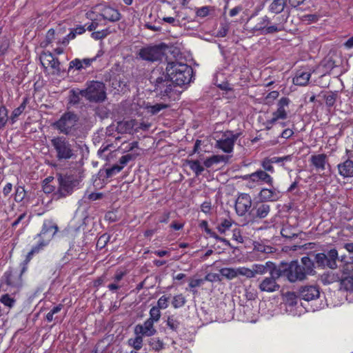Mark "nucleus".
<instances>
[{
    "mask_svg": "<svg viewBox=\"0 0 353 353\" xmlns=\"http://www.w3.org/2000/svg\"><path fill=\"white\" fill-rule=\"evenodd\" d=\"M282 276L290 283L303 281L307 279V276L315 274L314 261L308 256H303L301 263L297 261H292L289 263H282L279 267Z\"/></svg>",
    "mask_w": 353,
    "mask_h": 353,
    "instance_id": "nucleus-1",
    "label": "nucleus"
},
{
    "mask_svg": "<svg viewBox=\"0 0 353 353\" xmlns=\"http://www.w3.org/2000/svg\"><path fill=\"white\" fill-rule=\"evenodd\" d=\"M150 81L153 86V92H156L161 98L171 97L175 85L166 70L164 71L161 68L153 70Z\"/></svg>",
    "mask_w": 353,
    "mask_h": 353,
    "instance_id": "nucleus-2",
    "label": "nucleus"
},
{
    "mask_svg": "<svg viewBox=\"0 0 353 353\" xmlns=\"http://www.w3.org/2000/svg\"><path fill=\"white\" fill-rule=\"evenodd\" d=\"M55 157L59 162L74 160L77 157V150L74 143L64 136L54 137L50 140Z\"/></svg>",
    "mask_w": 353,
    "mask_h": 353,
    "instance_id": "nucleus-3",
    "label": "nucleus"
},
{
    "mask_svg": "<svg viewBox=\"0 0 353 353\" xmlns=\"http://www.w3.org/2000/svg\"><path fill=\"white\" fill-rule=\"evenodd\" d=\"M165 68L175 87L186 86L191 82L193 69L188 64L177 61L168 62Z\"/></svg>",
    "mask_w": 353,
    "mask_h": 353,
    "instance_id": "nucleus-4",
    "label": "nucleus"
},
{
    "mask_svg": "<svg viewBox=\"0 0 353 353\" xmlns=\"http://www.w3.org/2000/svg\"><path fill=\"white\" fill-rule=\"evenodd\" d=\"M79 117L73 112H64L59 119L53 123L52 126L60 133L66 136H76L79 130Z\"/></svg>",
    "mask_w": 353,
    "mask_h": 353,
    "instance_id": "nucleus-5",
    "label": "nucleus"
},
{
    "mask_svg": "<svg viewBox=\"0 0 353 353\" xmlns=\"http://www.w3.org/2000/svg\"><path fill=\"white\" fill-rule=\"evenodd\" d=\"M57 179L59 187L54 194L57 199L71 195L80 183L78 177L72 174H59Z\"/></svg>",
    "mask_w": 353,
    "mask_h": 353,
    "instance_id": "nucleus-6",
    "label": "nucleus"
},
{
    "mask_svg": "<svg viewBox=\"0 0 353 353\" xmlns=\"http://www.w3.org/2000/svg\"><path fill=\"white\" fill-rule=\"evenodd\" d=\"M80 93L90 102L101 103L106 98L104 83L97 81H90L85 89L80 90Z\"/></svg>",
    "mask_w": 353,
    "mask_h": 353,
    "instance_id": "nucleus-7",
    "label": "nucleus"
},
{
    "mask_svg": "<svg viewBox=\"0 0 353 353\" xmlns=\"http://www.w3.org/2000/svg\"><path fill=\"white\" fill-rule=\"evenodd\" d=\"M282 276L280 269L270 274V276L265 277L259 284V289L261 292H274L279 291L281 286L277 283V279Z\"/></svg>",
    "mask_w": 353,
    "mask_h": 353,
    "instance_id": "nucleus-8",
    "label": "nucleus"
},
{
    "mask_svg": "<svg viewBox=\"0 0 353 353\" xmlns=\"http://www.w3.org/2000/svg\"><path fill=\"white\" fill-rule=\"evenodd\" d=\"M239 137V133L233 134L230 131H227L222 134L221 138L216 141L215 145L224 152L230 153L232 152L234 143Z\"/></svg>",
    "mask_w": 353,
    "mask_h": 353,
    "instance_id": "nucleus-9",
    "label": "nucleus"
},
{
    "mask_svg": "<svg viewBox=\"0 0 353 353\" xmlns=\"http://www.w3.org/2000/svg\"><path fill=\"white\" fill-rule=\"evenodd\" d=\"M290 99L287 97H282L278 102L277 110L272 113V118L267 121V129H270L272 125L274 124L279 119H285L288 117L285 107L288 106Z\"/></svg>",
    "mask_w": 353,
    "mask_h": 353,
    "instance_id": "nucleus-10",
    "label": "nucleus"
},
{
    "mask_svg": "<svg viewBox=\"0 0 353 353\" xmlns=\"http://www.w3.org/2000/svg\"><path fill=\"white\" fill-rule=\"evenodd\" d=\"M139 55L143 60L154 62L160 60L163 55V50L159 46H148L139 50Z\"/></svg>",
    "mask_w": 353,
    "mask_h": 353,
    "instance_id": "nucleus-11",
    "label": "nucleus"
},
{
    "mask_svg": "<svg viewBox=\"0 0 353 353\" xmlns=\"http://www.w3.org/2000/svg\"><path fill=\"white\" fill-rule=\"evenodd\" d=\"M20 271L10 270L4 273L3 279L7 285L12 288L19 289L22 286V274Z\"/></svg>",
    "mask_w": 353,
    "mask_h": 353,
    "instance_id": "nucleus-12",
    "label": "nucleus"
},
{
    "mask_svg": "<svg viewBox=\"0 0 353 353\" xmlns=\"http://www.w3.org/2000/svg\"><path fill=\"white\" fill-rule=\"evenodd\" d=\"M252 206V199L248 194H241L235 203V210L238 215L244 216Z\"/></svg>",
    "mask_w": 353,
    "mask_h": 353,
    "instance_id": "nucleus-13",
    "label": "nucleus"
},
{
    "mask_svg": "<svg viewBox=\"0 0 353 353\" xmlns=\"http://www.w3.org/2000/svg\"><path fill=\"white\" fill-rule=\"evenodd\" d=\"M58 230V226L56 223L50 220L45 221L42 230L38 236L42 239L41 241L47 243L53 238Z\"/></svg>",
    "mask_w": 353,
    "mask_h": 353,
    "instance_id": "nucleus-14",
    "label": "nucleus"
},
{
    "mask_svg": "<svg viewBox=\"0 0 353 353\" xmlns=\"http://www.w3.org/2000/svg\"><path fill=\"white\" fill-rule=\"evenodd\" d=\"M40 60L43 67L47 68L50 66L54 70V73L58 74L61 72L60 62L59 59L54 57V55L48 52H44L40 56Z\"/></svg>",
    "mask_w": 353,
    "mask_h": 353,
    "instance_id": "nucleus-15",
    "label": "nucleus"
},
{
    "mask_svg": "<svg viewBox=\"0 0 353 353\" xmlns=\"http://www.w3.org/2000/svg\"><path fill=\"white\" fill-rule=\"evenodd\" d=\"M134 334H140L142 336H152L157 333L154 323L146 320L143 324H137L134 328Z\"/></svg>",
    "mask_w": 353,
    "mask_h": 353,
    "instance_id": "nucleus-16",
    "label": "nucleus"
},
{
    "mask_svg": "<svg viewBox=\"0 0 353 353\" xmlns=\"http://www.w3.org/2000/svg\"><path fill=\"white\" fill-rule=\"evenodd\" d=\"M320 296L319 288L315 285H307L300 289L299 296L301 299L310 301L318 299Z\"/></svg>",
    "mask_w": 353,
    "mask_h": 353,
    "instance_id": "nucleus-17",
    "label": "nucleus"
},
{
    "mask_svg": "<svg viewBox=\"0 0 353 353\" xmlns=\"http://www.w3.org/2000/svg\"><path fill=\"white\" fill-rule=\"evenodd\" d=\"M252 268L254 269V276L256 274L263 275L266 273L270 274L279 269V267H277V265L272 261H267L265 264L255 263L252 265Z\"/></svg>",
    "mask_w": 353,
    "mask_h": 353,
    "instance_id": "nucleus-18",
    "label": "nucleus"
},
{
    "mask_svg": "<svg viewBox=\"0 0 353 353\" xmlns=\"http://www.w3.org/2000/svg\"><path fill=\"white\" fill-rule=\"evenodd\" d=\"M61 34L60 28L57 31L53 28L50 29L46 33L45 39L41 43V47L46 48L54 41H55L57 45L62 46L61 43L59 42V39H63V37H61Z\"/></svg>",
    "mask_w": 353,
    "mask_h": 353,
    "instance_id": "nucleus-19",
    "label": "nucleus"
},
{
    "mask_svg": "<svg viewBox=\"0 0 353 353\" xmlns=\"http://www.w3.org/2000/svg\"><path fill=\"white\" fill-rule=\"evenodd\" d=\"M288 15L282 14L281 16L274 17L275 20L273 25L270 26L265 29V34H273L285 30L284 23H286Z\"/></svg>",
    "mask_w": 353,
    "mask_h": 353,
    "instance_id": "nucleus-20",
    "label": "nucleus"
},
{
    "mask_svg": "<svg viewBox=\"0 0 353 353\" xmlns=\"http://www.w3.org/2000/svg\"><path fill=\"white\" fill-rule=\"evenodd\" d=\"M100 16H101L104 20H108L110 22H117L121 18V14L119 10L110 6L103 8Z\"/></svg>",
    "mask_w": 353,
    "mask_h": 353,
    "instance_id": "nucleus-21",
    "label": "nucleus"
},
{
    "mask_svg": "<svg viewBox=\"0 0 353 353\" xmlns=\"http://www.w3.org/2000/svg\"><path fill=\"white\" fill-rule=\"evenodd\" d=\"M249 179L253 182H264L272 187L273 179L265 171L259 170L249 175Z\"/></svg>",
    "mask_w": 353,
    "mask_h": 353,
    "instance_id": "nucleus-22",
    "label": "nucleus"
},
{
    "mask_svg": "<svg viewBox=\"0 0 353 353\" xmlns=\"http://www.w3.org/2000/svg\"><path fill=\"white\" fill-rule=\"evenodd\" d=\"M270 211V206L266 203H261L256 205L250 213L253 219H264L265 218Z\"/></svg>",
    "mask_w": 353,
    "mask_h": 353,
    "instance_id": "nucleus-23",
    "label": "nucleus"
},
{
    "mask_svg": "<svg viewBox=\"0 0 353 353\" xmlns=\"http://www.w3.org/2000/svg\"><path fill=\"white\" fill-rule=\"evenodd\" d=\"M259 196L262 201H275L279 200L281 196L280 192L275 188H263L259 193Z\"/></svg>",
    "mask_w": 353,
    "mask_h": 353,
    "instance_id": "nucleus-24",
    "label": "nucleus"
},
{
    "mask_svg": "<svg viewBox=\"0 0 353 353\" xmlns=\"http://www.w3.org/2000/svg\"><path fill=\"white\" fill-rule=\"evenodd\" d=\"M327 161L325 154H314L310 157V162L317 170H324Z\"/></svg>",
    "mask_w": 353,
    "mask_h": 353,
    "instance_id": "nucleus-25",
    "label": "nucleus"
},
{
    "mask_svg": "<svg viewBox=\"0 0 353 353\" xmlns=\"http://www.w3.org/2000/svg\"><path fill=\"white\" fill-rule=\"evenodd\" d=\"M339 173L344 178L353 176V161L347 159L338 165Z\"/></svg>",
    "mask_w": 353,
    "mask_h": 353,
    "instance_id": "nucleus-26",
    "label": "nucleus"
},
{
    "mask_svg": "<svg viewBox=\"0 0 353 353\" xmlns=\"http://www.w3.org/2000/svg\"><path fill=\"white\" fill-rule=\"evenodd\" d=\"M47 245L46 242L39 241V244L32 248V250L28 253L26 260L21 263V273H24L27 270V265L31 259L32 256L37 252H39L40 249L43 248Z\"/></svg>",
    "mask_w": 353,
    "mask_h": 353,
    "instance_id": "nucleus-27",
    "label": "nucleus"
},
{
    "mask_svg": "<svg viewBox=\"0 0 353 353\" xmlns=\"http://www.w3.org/2000/svg\"><path fill=\"white\" fill-rule=\"evenodd\" d=\"M340 281V290L347 292H353V276L345 275L342 276V277L339 280Z\"/></svg>",
    "mask_w": 353,
    "mask_h": 353,
    "instance_id": "nucleus-28",
    "label": "nucleus"
},
{
    "mask_svg": "<svg viewBox=\"0 0 353 353\" xmlns=\"http://www.w3.org/2000/svg\"><path fill=\"white\" fill-rule=\"evenodd\" d=\"M134 120L122 121L117 123V131L120 134L131 133L134 126Z\"/></svg>",
    "mask_w": 353,
    "mask_h": 353,
    "instance_id": "nucleus-29",
    "label": "nucleus"
},
{
    "mask_svg": "<svg viewBox=\"0 0 353 353\" xmlns=\"http://www.w3.org/2000/svg\"><path fill=\"white\" fill-rule=\"evenodd\" d=\"M310 76L311 74L308 72H298L293 79V83L298 85H305L308 83Z\"/></svg>",
    "mask_w": 353,
    "mask_h": 353,
    "instance_id": "nucleus-30",
    "label": "nucleus"
},
{
    "mask_svg": "<svg viewBox=\"0 0 353 353\" xmlns=\"http://www.w3.org/2000/svg\"><path fill=\"white\" fill-rule=\"evenodd\" d=\"M285 6L286 0H274L270 5V10L275 14H279L283 11Z\"/></svg>",
    "mask_w": 353,
    "mask_h": 353,
    "instance_id": "nucleus-31",
    "label": "nucleus"
},
{
    "mask_svg": "<svg viewBox=\"0 0 353 353\" xmlns=\"http://www.w3.org/2000/svg\"><path fill=\"white\" fill-rule=\"evenodd\" d=\"M327 259L328 268L335 269L337 267L336 260L338 259V252L335 249L330 250L326 254Z\"/></svg>",
    "mask_w": 353,
    "mask_h": 353,
    "instance_id": "nucleus-32",
    "label": "nucleus"
},
{
    "mask_svg": "<svg viewBox=\"0 0 353 353\" xmlns=\"http://www.w3.org/2000/svg\"><path fill=\"white\" fill-rule=\"evenodd\" d=\"M319 97H322L325 99L327 106L332 107L336 102L337 94L332 92H321Z\"/></svg>",
    "mask_w": 353,
    "mask_h": 353,
    "instance_id": "nucleus-33",
    "label": "nucleus"
},
{
    "mask_svg": "<svg viewBox=\"0 0 353 353\" xmlns=\"http://www.w3.org/2000/svg\"><path fill=\"white\" fill-rule=\"evenodd\" d=\"M186 164L195 173L196 176H199L204 170L203 165L198 160H186Z\"/></svg>",
    "mask_w": 353,
    "mask_h": 353,
    "instance_id": "nucleus-34",
    "label": "nucleus"
},
{
    "mask_svg": "<svg viewBox=\"0 0 353 353\" xmlns=\"http://www.w3.org/2000/svg\"><path fill=\"white\" fill-rule=\"evenodd\" d=\"M227 157L224 155H213L204 161V165L206 168H210L212 165L219 162L225 161Z\"/></svg>",
    "mask_w": 353,
    "mask_h": 353,
    "instance_id": "nucleus-35",
    "label": "nucleus"
},
{
    "mask_svg": "<svg viewBox=\"0 0 353 353\" xmlns=\"http://www.w3.org/2000/svg\"><path fill=\"white\" fill-rule=\"evenodd\" d=\"M221 274L228 279H232L238 275V268H224L220 270Z\"/></svg>",
    "mask_w": 353,
    "mask_h": 353,
    "instance_id": "nucleus-36",
    "label": "nucleus"
},
{
    "mask_svg": "<svg viewBox=\"0 0 353 353\" xmlns=\"http://www.w3.org/2000/svg\"><path fill=\"white\" fill-rule=\"evenodd\" d=\"M143 337L140 334H135L134 338L128 340V344L133 347L135 350H139L143 346Z\"/></svg>",
    "mask_w": 353,
    "mask_h": 353,
    "instance_id": "nucleus-37",
    "label": "nucleus"
},
{
    "mask_svg": "<svg viewBox=\"0 0 353 353\" xmlns=\"http://www.w3.org/2000/svg\"><path fill=\"white\" fill-rule=\"evenodd\" d=\"M8 120V110L5 105L0 106V130L3 129Z\"/></svg>",
    "mask_w": 353,
    "mask_h": 353,
    "instance_id": "nucleus-38",
    "label": "nucleus"
},
{
    "mask_svg": "<svg viewBox=\"0 0 353 353\" xmlns=\"http://www.w3.org/2000/svg\"><path fill=\"white\" fill-rule=\"evenodd\" d=\"M26 106V99H24L22 103L12 112L10 117L12 123H14L16 121L17 118L24 111Z\"/></svg>",
    "mask_w": 353,
    "mask_h": 353,
    "instance_id": "nucleus-39",
    "label": "nucleus"
},
{
    "mask_svg": "<svg viewBox=\"0 0 353 353\" xmlns=\"http://www.w3.org/2000/svg\"><path fill=\"white\" fill-rule=\"evenodd\" d=\"M150 317L148 320L152 321V323H157L159 321L161 318V312L160 309L158 307L153 306L150 310Z\"/></svg>",
    "mask_w": 353,
    "mask_h": 353,
    "instance_id": "nucleus-40",
    "label": "nucleus"
},
{
    "mask_svg": "<svg viewBox=\"0 0 353 353\" xmlns=\"http://www.w3.org/2000/svg\"><path fill=\"white\" fill-rule=\"evenodd\" d=\"M270 23V19L267 16H264L261 19L260 22H259L255 27L254 28V30H260L263 31V34H265V29L269 27L268 24Z\"/></svg>",
    "mask_w": 353,
    "mask_h": 353,
    "instance_id": "nucleus-41",
    "label": "nucleus"
},
{
    "mask_svg": "<svg viewBox=\"0 0 353 353\" xmlns=\"http://www.w3.org/2000/svg\"><path fill=\"white\" fill-rule=\"evenodd\" d=\"M232 226V221L230 219H224L218 224L216 229L221 234H224Z\"/></svg>",
    "mask_w": 353,
    "mask_h": 353,
    "instance_id": "nucleus-42",
    "label": "nucleus"
},
{
    "mask_svg": "<svg viewBox=\"0 0 353 353\" xmlns=\"http://www.w3.org/2000/svg\"><path fill=\"white\" fill-rule=\"evenodd\" d=\"M150 345L152 350L155 351H160L164 348V343L159 338H153L151 339L150 342Z\"/></svg>",
    "mask_w": 353,
    "mask_h": 353,
    "instance_id": "nucleus-43",
    "label": "nucleus"
},
{
    "mask_svg": "<svg viewBox=\"0 0 353 353\" xmlns=\"http://www.w3.org/2000/svg\"><path fill=\"white\" fill-rule=\"evenodd\" d=\"M314 259L318 266L320 267H328L327 259L326 254L324 253H318L314 256Z\"/></svg>",
    "mask_w": 353,
    "mask_h": 353,
    "instance_id": "nucleus-44",
    "label": "nucleus"
},
{
    "mask_svg": "<svg viewBox=\"0 0 353 353\" xmlns=\"http://www.w3.org/2000/svg\"><path fill=\"white\" fill-rule=\"evenodd\" d=\"M0 301L5 306L8 307L9 308H12L14 306L16 300L12 298L9 294H5L1 296Z\"/></svg>",
    "mask_w": 353,
    "mask_h": 353,
    "instance_id": "nucleus-45",
    "label": "nucleus"
},
{
    "mask_svg": "<svg viewBox=\"0 0 353 353\" xmlns=\"http://www.w3.org/2000/svg\"><path fill=\"white\" fill-rule=\"evenodd\" d=\"M185 302V298L183 294H180L174 296L172 304L174 308H179L183 306Z\"/></svg>",
    "mask_w": 353,
    "mask_h": 353,
    "instance_id": "nucleus-46",
    "label": "nucleus"
},
{
    "mask_svg": "<svg viewBox=\"0 0 353 353\" xmlns=\"http://www.w3.org/2000/svg\"><path fill=\"white\" fill-rule=\"evenodd\" d=\"M110 236L108 234H103L97 240V248L99 250H102L105 247L108 242L110 241Z\"/></svg>",
    "mask_w": 353,
    "mask_h": 353,
    "instance_id": "nucleus-47",
    "label": "nucleus"
},
{
    "mask_svg": "<svg viewBox=\"0 0 353 353\" xmlns=\"http://www.w3.org/2000/svg\"><path fill=\"white\" fill-rule=\"evenodd\" d=\"M245 276L248 279L254 278V269L252 267V269H249L245 267H241L238 268V275Z\"/></svg>",
    "mask_w": 353,
    "mask_h": 353,
    "instance_id": "nucleus-48",
    "label": "nucleus"
},
{
    "mask_svg": "<svg viewBox=\"0 0 353 353\" xmlns=\"http://www.w3.org/2000/svg\"><path fill=\"white\" fill-rule=\"evenodd\" d=\"M77 34L78 33L75 32V29L73 28L68 34L63 37L62 40L59 39V42L61 43L62 46H66L68 45L70 41L74 39Z\"/></svg>",
    "mask_w": 353,
    "mask_h": 353,
    "instance_id": "nucleus-49",
    "label": "nucleus"
},
{
    "mask_svg": "<svg viewBox=\"0 0 353 353\" xmlns=\"http://www.w3.org/2000/svg\"><path fill=\"white\" fill-rule=\"evenodd\" d=\"M26 196V190L23 187L18 186L16 188L14 194V200L16 202L22 201Z\"/></svg>",
    "mask_w": 353,
    "mask_h": 353,
    "instance_id": "nucleus-50",
    "label": "nucleus"
},
{
    "mask_svg": "<svg viewBox=\"0 0 353 353\" xmlns=\"http://www.w3.org/2000/svg\"><path fill=\"white\" fill-rule=\"evenodd\" d=\"M123 169V166H120L119 165L114 164L111 168H107L105 170L106 177L110 178L117 173L119 172Z\"/></svg>",
    "mask_w": 353,
    "mask_h": 353,
    "instance_id": "nucleus-51",
    "label": "nucleus"
},
{
    "mask_svg": "<svg viewBox=\"0 0 353 353\" xmlns=\"http://www.w3.org/2000/svg\"><path fill=\"white\" fill-rule=\"evenodd\" d=\"M168 107V105L164 103H156L153 105H150L148 107V111L152 114H156L159 112L161 110L165 109Z\"/></svg>",
    "mask_w": 353,
    "mask_h": 353,
    "instance_id": "nucleus-52",
    "label": "nucleus"
},
{
    "mask_svg": "<svg viewBox=\"0 0 353 353\" xmlns=\"http://www.w3.org/2000/svg\"><path fill=\"white\" fill-rule=\"evenodd\" d=\"M285 300L287 304H288L290 306H294L297 304V296L294 292H286Z\"/></svg>",
    "mask_w": 353,
    "mask_h": 353,
    "instance_id": "nucleus-53",
    "label": "nucleus"
},
{
    "mask_svg": "<svg viewBox=\"0 0 353 353\" xmlns=\"http://www.w3.org/2000/svg\"><path fill=\"white\" fill-rule=\"evenodd\" d=\"M63 307L62 304H59L58 305L54 307L47 314H46V320L48 322H51L54 319V314L59 312Z\"/></svg>",
    "mask_w": 353,
    "mask_h": 353,
    "instance_id": "nucleus-54",
    "label": "nucleus"
},
{
    "mask_svg": "<svg viewBox=\"0 0 353 353\" xmlns=\"http://www.w3.org/2000/svg\"><path fill=\"white\" fill-rule=\"evenodd\" d=\"M167 325L173 331H176L179 327V322L173 316H168Z\"/></svg>",
    "mask_w": 353,
    "mask_h": 353,
    "instance_id": "nucleus-55",
    "label": "nucleus"
},
{
    "mask_svg": "<svg viewBox=\"0 0 353 353\" xmlns=\"http://www.w3.org/2000/svg\"><path fill=\"white\" fill-rule=\"evenodd\" d=\"M108 34H109V31L108 30V29H105V30H102L101 31L93 32L91 34V37H92V38H93L95 40H99V39H103L105 37H106L108 35Z\"/></svg>",
    "mask_w": 353,
    "mask_h": 353,
    "instance_id": "nucleus-56",
    "label": "nucleus"
},
{
    "mask_svg": "<svg viewBox=\"0 0 353 353\" xmlns=\"http://www.w3.org/2000/svg\"><path fill=\"white\" fill-rule=\"evenodd\" d=\"M72 68H75L77 70H81L84 68L83 65V61L79 59H74L70 62L69 70Z\"/></svg>",
    "mask_w": 353,
    "mask_h": 353,
    "instance_id": "nucleus-57",
    "label": "nucleus"
},
{
    "mask_svg": "<svg viewBox=\"0 0 353 353\" xmlns=\"http://www.w3.org/2000/svg\"><path fill=\"white\" fill-rule=\"evenodd\" d=\"M135 158L136 155L133 154H127L125 155H123L119 159V165L123 166V168L129 161L135 159Z\"/></svg>",
    "mask_w": 353,
    "mask_h": 353,
    "instance_id": "nucleus-58",
    "label": "nucleus"
},
{
    "mask_svg": "<svg viewBox=\"0 0 353 353\" xmlns=\"http://www.w3.org/2000/svg\"><path fill=\"white\" fill-rule=\"evenodd\" d=\"M210 10V6H203L200 8H197L196 11V15L201 18L205 17L209 14Z\"/></svg>",
    "mask_w": 353,
    "mask_h": 353,
    "instance_id": "nucleus-59",
    "label": "nucleus"
},
{
    "mask_svg": "<svg viewBox=\"0 0 353 353\" xmlns=\"http://www.w3.org/2000/svg\"><path fill=\"white\" fill-rule=\"evenodd\" d=\"M170 298L165 296H162L160 297L157 301V305L159 309H165L168 307V301Z\"/></svg>",
    "mask_w": 353,
    "mask_h": 353,
    "instance_id": "nucleus-60",
    "label": "nucleus"
},
{
    "mask_svg": "<svg viewBox=\"0 0 353 353\" xmlns=\"http://www.w3.org/2000/svg\"><path fill=\"white\" fill-rule=\"evenodd\" d=\"M70 95V103L72 104H78L80 101L79 95H81L80 91L76 92L75 90H71Z\"/></svg>",
    "mask_w": 353,
    "mask_h": 353,
    "instance_id": "nucleus-61",
    "label": "nucleus"
},
{
    "mask_svg": "<svg viewBox=\"0 0 353 353\" xmlns=\"http://www.w3.org/2000/svg\"><path fill=\"white\" fill-rule=\"evenodd\" d=\"M272 163L274 162H272V158L271 159H265L262 162V166L264 169V171H268L272 172L274 171V168L272 166Z\"/></svg>",
    "mask_w": 353,
    "mask_h": 353,
    "instance_id": "nucleus-62",
    "label": "nucleus"
},
{
    "mask_svg": "<svg viewBox=\"0 0 353 353\" xmlns=\"http://www.w3.org/2000/svg\"><path fill=\"white\" fill-rule=\"evenodd\" d=\"M204 281H210V282H216L220 281L221 278L218 274L216 273H209L205 275L204 277Z\"/></svg>",
    "mask_w": 353,
    "mask_h": 353,
    "instance_id": "nucleus-63",
    "label": "nucleus"
},
{
    "mask_svg": "<svg viewBox=\"0 0 353 353\" xmlns=\"http://www.w3.org/2000/svg\"><path fill=\"white\" fill-rule=\"evenodd\" d=\"M232 239L238 243H243V239L239 229H234L232 231Z\"/></svg>",
    "mask_w": 353,
    "mask_h": 353,
    "instance_id": "nucleus-64",
    "label": "nucleus"
}]
</instances>
